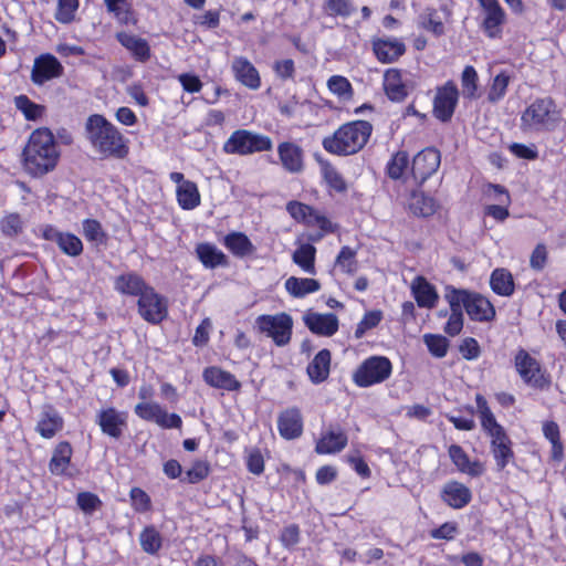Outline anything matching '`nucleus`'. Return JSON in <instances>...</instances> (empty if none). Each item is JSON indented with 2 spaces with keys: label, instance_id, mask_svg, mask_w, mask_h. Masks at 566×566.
<instances>
[{
  "label": "nucleus",
  "instance_id": "nucleus-1",
  "mask_svg": "<svg viewBox=\"0 0 566 566\" xmlns=\"http://www.w3.org/2000/svg\"><path fill=\"white\" fill-rule=\"evenodd\" d=\"M85 137L102 158L123 159L129 153L127 139L103 115L88 116L85 123Z\"/></svg>",
  "mask_w": 566,
  "mask_h": 566
},
{
  "label": "nucleus",
  "instance_id": "nucleus-2",
  "mask_svg": "<svg viewBox=\"0 0 566 566\" xmlns=\"http://www.w3.org/2000/svg\"><path fill=\"white\" fill-rule=\"evenodd\" d=\"M373 126L367 120H354L342 125L332 136L323 139V147L331 154L353 155L368 142Z\"/></svg>",
  "mask_w": 566,
  "mask_h": 566
},
{
  "label": "nucleus",
  "instance_id": "nucleus-3",
  "mask_svg": "<svg viewBox=\"0 0 566 566\" xmlns=\"http://www.w3.org/2000/svg\"><path fill=\"white\" fill-rule=\"evenodd\" d=\"M562 119L554 99L541 97L534 99L522 112L520 127L524 133H552L560 125Z\"/></svg>",
  "mask_w": 566,
  "mask_h": 566
},
{
  "label": "nucleus",
  "instance_id": "nucleus-4",
  "mask_svg": "<svg viewBox=\"0 0 566 566\" xmlns=\"http://www.w3.org/2000/svg\"><path fill=\"white\" fill-rule=\"evenodd\" d=\"M254 326L259 333L270 337L276 346L283 347L291 340L293 319L284 312L274 315L263 314L255 318Z\"/></svg>",
  "mask_w": 566,
  "mask_h": 566
},
{
  "label": "nucleus",
  "instance_id": "nucleus-5",
  "mask_svg": "<svg viewBox=\"0 0 566 566\" xmlns=\"http://www.w3.org/2000/svg\"><path fill=\"white\" fill-rule=\"evenodd\" d=\"M273 146L269 136L247 129H238L231 134L223 145L227 154L249 155L271 150Z\"/></svg>",
  "mask_w": 566,
  "mask_h": 566
},
{
  "label": "nucleus",
  "instance_id": "nucleus-6",
  "mask_svg": "<svg viewBox=\"0 0 566 566\" xmlns=\"http://www.w3.org/2000/svg\"><path fill=\"white\" fill-rule=\"evenodd\" d=\"M391 361L384 356H371L364 360L354 374V381L359 387H369L388 379L391 375Z\"/></svg>",
  "mask_w": 566,
  "mask_h": 566
},
{
  "label": "nucleus",
  "instance_id": "nucleus-7",
  "mask_svg": "<svg viewBox=\"0 0 566 566\" xmlns=\"http://www.w3.org/2000/svg\"><path fill=\"white\" fill-rule=\"evenodd\" d=\"M60 157L61 150L52 132L38 128V176L54 170Z\"/></svg>",
  "mask_w": 566,
  "mask_h": 566
},
{
  "label": "nucleus",
  "instance_id": "nucleus-8",
  "mask_svg": "<svg viewBox=\"0 0 566 566\" xmlns=\"http://www.w3.org/2000/svg\"><path fill=\"white\" fill-rule=\"evenodd\" d=\"M514 365L521 378L530 386L544 389L549 386V380L542 373L539 363L525 349L517 350Z\"/></svg>",
  "mask_w": 566,
  "mask_h": 566
},
{
  "label": "nucleus",
  "instance_id": "nucleus-9",
  "mask_svg": "<svg viewBox=\"0 0 566 566\" xmlns=\"http://www.w3.org/2000/svg\"><path fill=\"white\" fill-rule=\"evenodd\" d=\"M460 92L453 81L437 87L433 98V115L441 122H449L459 102Z\"/></svg>",
  "mask_w": 566,
  "mask_h": 566
},
{
  "label": "nucleus",
  "instance_id": "nucleus-10",
  "mask_svg": "<svg viewBox=\"0 0 566 566\" xmlns=\"http://www.w3.org/2000/svg\"><path fill=\"white\" fill-rule=\"evenodd\" d=\"M416 87V82L398 69H389L384 74V90L392 102H402Z\"/></svg>",
  "mask_w": 566,
  "mask_h": 566
},
{
  "label": "nucleus",
  "instance_id": "nucleus-11",
  "mask_svg": "<svg viewBox=\"0 0 566 566\" xmlns=\"http://www.w3.org/2000/svg\"><path fill=\"white\" fill-rule=\"evenodd\" d=\"M440 163V151L434 147H427L413 157L411 174L422 184L438 170Z\"/></svg>",
  "mask_w": 566,
  "mask_h": 566
},
{
  "label": "nucleus",
  "instance_id": "nucleus-12",
  "mask_svg": "<svg viewBox=\"0 0 566 566\" xmlns=\"http://www.w3.org/2000/svg\"><path fill=\"white\" fill-rule=\"evenodd\" d=\"M138 313L145 321L157 324L166 317L167 305L165 300L150 286L138 300Z\"/></svg>",
  "mask_w": 566,
  "mask_h": 566
},
{
  "label": "nucleus",
  "instance_id": "nucleus-13",
  "mask_svg": "<svg viewBox=\"0 0 566 566\" xmlns=\"http://www.w3.org/2000/svg\"><path fill=\"white\" fill-rule=\"evenodd\" d=\"M484 11L482 28L489 38H499L502 24L505 21V12L497 0H478Z\"/></svg>",
  "mask_w": 566,
  "mask_h": 566
},
{
  "label": "nucleus",
  "instance_id": "nucleus-14",
  "mask_svg": "<svg viewBox=\"0 0 566 566\" xmlns=\"http://www.w3.org/2000/svg\"><path fill=\"white\" fill-rule=\"evenodd\" d=\"M96 422L101 427L103 433L118 439L122 437L123 431L127 426V413L109 407L98 411L96 415Z\"/></svg>",
  "mask_w": 566,
  "mask_h": 566
},
{
  "label": "nucleus",
  "instance_id": "nucleus-15",
  "mask_svg": "<svg viewBox=\"0 0 566 566\" xmlns=\"http://www.w3.org/2000/svg\"><path fill=\"white\" fill-rule=\"evenodd\" d=\"M286 210L296 221L307 226H317L323 231H333L331 221L305 203L291 201L287 203Z\"/></svg>",
  "mask_w": 566,
  "mask_h": 566
},
{
  "label": "nucleus",
  "instance_id": "nucleus-16",
  "mask_svg": "<svg viewBox=\"0 0 566 566\" xmlns=\"http://www.w3.org/2000/svg\"><path fill=\"white\" fill-rule=\"evenodd\" d=\"M43 238L56 243L61 251L69 256H78L83 252L81 239L73 233L61 232L53 227H45Z\"/></svg>",
  "mask_w": 566,
  "mask_h": 566
},
{
  "label": "nucleus",
  "instance_id": "nucleus-17",
  "mask_svg": "<svg viewBox=\"0 0 566 566\" xmlns=\"http://www.w3.org/2000/svg\"><path fill=\"white\" fill-rule=\"evenodd\" d=\"M277 154L283 168L291 174H298L304 169V151L295 143L283 142L277 146Z\"/></svg>",
  "mask_w": 566,
  "mask_h": 566
},
{
  "label": "nucleus",
  "instance_id": "nucleus-18",
  "mask_svg": "<svg viewBox=\"0 0 566 566\" xmlns=\"http://www.w3.org/2000/svg\"><path fill=\"white\" fill-rule=\"evenodd\" d=\"M373 50L378 61L392 63L406 52V45L399 39L384 38L373 41Z\"/></svg>",
  "mask_w": 566,
  "mask_h": 566
},
{
  "label": "nucleus",
  "instance_id": "nucleus-19",
  "mask_svg": "<svg viewBox=\"0 0 566 566\" xmlns=\"http://www.w3.org/2000/svg\"><path fill=\"white\" fill-rule=\"evenodd\" d=\"M277 428L280 434L286 440L298 438L303 432L301 411L293 407L281 412L277 419Z\"/></svg>",
  "mask_w": 566,
  "mask_h": 566
},
{
  "label": "nucleus",
  "instance_id": "nucleus-20",
  "mask_svg": "<svg viewBox=\"0 0 566 566\" xmlns=\"http://www.w3.org/2000/svg\"><path fill=\"white\" fill-rule=\"evenodd\" d=\"M347 436L340 428H328L316 442L315 451L318 454L338 453L347 446Z\"/></svg>",
  "mask_w": 566,
  "mask_h": 566
},
{
  "label": "nucleus",
  "instance_id": "nucleus-21",
  "mask_svg": "<svg viewBox=\"0 0 566 566\" xmlns=\"http://www.w3.org/2000/svg\"><path fill=\"white\" fill-rule=\"evenodd\" d=\"M449 457L457 469L464 474L472 478L481 476L485 469L482 462L475 460L471 461L469 455L458 444H451L448 450Z\"/></svg>",
  "mask_w": 566,
  "mask_h": 566
},
{
  "label": "nucleus",
  "instance_id": "nucleus-22",
  "mask_svg": "<svg viewBox=\"0 0 566 566\" xmlns=\"http://www.w3.org/2000/svg\"><path fill=\"white\" fill-rule=\"evenodd\" d=\"M441 499L453 509H462L470 503L472 493L463 483L449 481L441 490Z\"/></svg>",
  "mask_w": 566,
  "mask_h": 566
},
{
  "label": "nucleus",
  "instance_id": "nucleus-23",
  "mask_svg": "<svg viewBox=\"0 0 566 566\" xmlns=\"http://www.w3.org/2000/svg\"><path fill=\"white\" fill-rule=\"evenodd\" d=\"M202 378L213 388L228 391H235L241 388V384L234 375L217 366L207 367L202 373Z\"/></svg>",
  "mask_w": 566,
  "mask_h": 566
},
{
  "label": "nucleus",
  "instance_id": "nucleus-24",
  "mask_svg": "<svg viewBox=\"0 0 566 566\" xmlns=\"http://www.w3.org/2000/svg\"><path fill=\"white\" fill-rule=\"evenodd\" d=\"M304 323L311 332L322 336H332L338 329V318L333 313H308L304 316Z\"/></svg>",
  "mask_w": 566,
  "mask_h": 566
},
{
  "label": "nucleus",
  "instance_id": "nucleus-25",
  "mask_svg": "<svg viewBox=\"0 0 566 566\" xmlns=\"http://www.w3.org/2000/svg\"><path fill=\"white\" fill-rule=\"evenodd\" d=\"M465 311L469 317L476 322H490L495 316L492 303L485 296L478 293L470 294Z\"/></svg>",
  "mask_w": 566,
  "mask_h": 566
},
{
  "label": "nucleus",
  "instance_id": "nucleus-26",
  "mask_svg": "<svg viewBox=\"0 0 566 566\" xmlns=\"http://www.w3.org/2000/svg\"><path fill=\"white\" fill-rule=\"evenodd\" d=\"M232 71L235 78L244 86L251 90H258L261 85V78L258 70L245 57H235L232 62Z\"/></svg>",
  "mask_w": 566,
  "mask_h": 566
},
{
  "label": "nucleus",
  "instance_id": "nucleus-27",
  "mask_svg": "<svg viewBox=\"0 0 566 566\" xmlns=\"http://www.w3.org/2000/svg\"><path fill=\"white\" fill-rule=\"evenodd\" d=\"M116 39L137 61L145 62L150 57V48L145 39L127 32H118Z\"/></svg>",
  "mask_w": 566,
  "mask_h": 566
},
{
  "label": "nucleus",
  "instance_id": "nucleus-28",
  "mask_svg": "<svg viewBox=\"0 0 566 566\" xmlns=\"http://www.w3.org/2000/svg\"><path fill=\"white\" fill-rule=\"evenodd\" d=\"M150 286H148L144 279L137 273L129 272L122 274L116 277L114 282V289L126 295L139 296L146 292Z\"/></svg>",
  "mask_w": 566,
  "mask_h": 566
},
{
  "label": "nucleus",
  "instance_id": "nucleus-29",
  "mask_svg": "<svg viewBox=\"0 0 566 566\" xmlns=\"http://www.w3.org/2000/svg\"><path fill=\"white\" fill-rule=\"evenodd\" d=\"M63 72V65L54 55L41 54L38 56V85L62 76Z\"/></svg>",
  "mask_w": 566,
  "mask_h": 566
},
{
  "label": "nucleus",
  "instance_id": "nucleus-30",
  "mask_svg": "<svg viewBox=\"0 0 566 566\" xmlns=\"http://www.w3.org/2000/svg\"><path fill=\"white\" fill-rule=\"evenodd\" d=\"M411 290L420 307L432 308L438 301L436 289L422 276H418L411 284Z\"/></svg>",
  "mask_w": 566,
  "mask_h": 566
},
{
  "label": "nucleus",
  "instance_id": "nucleus-31",
  "mask_svg": "<svg viewBox=\"0 0 566 566\" xmlns=\"http://www.w3.org/2000/svg\"><path fill=\"white\" fill-rule=\"evenodd\" d=\"M331 367V352L319 350L307 366V375L312 382L321 384L327 379Z\"/></svg>",
  "mask_w": 566,
  "mask_h": 566
},
{
  "label": "nucleus",
  "instance_id": "nucleus-32",
  "mask_svg": "<svg viewBox=\"0 0 566 566\" xmlns=\"http://www.w3.org/2000/svg\"><path fill=\"white\" fill-rule=\"evenodd\" d=\"M284 287L291 296L302 298L319 291L321 283L315 279L290 276L286 279Z\"/></svg>",
  "mask_w": 566,
  "mask_h": 566
},
{
  "label": "nucleus",
  "instance_id": "nucleus-33",
  "mask_svg": "<svg viewBox=\"0 0 566 566\" xmlns=\"http://www.w3.org/2000/svg\"><path fill=\"white\" fill-rule=\"evenodd\" d=\"M196 253L200 262L208 269H216L228 264L226 254L214 244L200 243L196 248Z\"/></svg>",
  "mask_w": 566,
  "mask_h": 566
},
{
  "label": "nucleus",
  "instance_id": "nucleus-34",
  "mask_svg": "<svg viewBox=\"0 0 566 566\" xmlns=\"http://www.w3.org/2000/svg\"><path fill=\"white\" fill-rule=\"evenodd\" d=\"M490 285L492 291L500 296H511L515 291L513 275L504 268L495 269L491 273Z\"/></svg>",
  "mask_w": 566,
  "mask_h": 566
},
{
  "label": "nucleus",
  "instance_id": "nucleus-35",
  "mask_svg": "<svg viewBox=\"0 0 566 566\" xmlns=\"http://www.w3.org/2000/svg\"><path fill=\"white\" fill-rule=\"evenodd\" d=\"M491 451L499 470H503L514 458V453L511 448V440L506 433L491 439Z\"/></svg>",
  "mask_w": 566,
  "mask_h": 566
},
{
  "label": "nucleus",
  "instance_id": "nucleus-36",
  "mask_svg": "<svg viewBox=\"0 0 566 566\" xmlns=\"http://www.w3.org/2000/svg\"><path fill=\"white\" fill-rule=\"evenodd\" d=\"M226 248L238 258H244L254 252L255 248L251 240L242 232H231L223 241Z\"/></svg>",
  "mask_w": 566,
  "mask_h": 566
},
{
  "label": "nucleus",
  "instance_id": "nucleus-37",
  "mask_svg": "<svg viewBox=\"0 0 566 566\" xmlns=\"http://www.w3.org/2000/svg\"><path fill=\"white\" fill-rule=\"evenodd\" d=\"M315 254L316 249L314 245L310 243L302 244L297 248L293 255L292 260L295 264H297L305 273L315 274Z\"/></svg>",
  "mask_w": 566,
  "mask_h": 566
},
{
  "label": "nucleus",
  "instance_id": "nucleus-38",
  "mask_svg": "<svg viewBox=\"0 0 566 566\" xmlns=\"http://www.w3.org/2000/svg\"><path fill=\"white\" fill-rule=\"evenodd\" d=\"M71 455V444L66 441L59 443L50 461V471L53 474H63L70 464Z\"/></svg>",
  "mask_w": 566,
  "mask_h": 566
},
{
  "label": "nucleus",
  "instance_id": "nucleus-39",
  "mask_svg": "<svg viewBox=\"0 0 566 566\" xmlns=\"http://www.w3.org/2000/svg\"><path fill=\"white\" fill-rule=\"evenodd\" d=\"M177 200L185 210H192L198 207L200 205V193L197 185L187 181L181 187H177Z\"/></svg>",
  "mask_w": 566,
  "mask_h": 566
},
{
  "label": "nucleus",
  "instance_id": "nucleus-40",
  "mask_svg": "<svg viewBox=\"0 0 566 566\" xmlns=\"http://www.w3.org/2000/svg\"><path fill=\"white\" fill-rule=\"evenodd\" d=\"M462 96L467 99H478L479 93V75L475 69L467 65L461 73Z\"/></svg>",
  "mask_w": 566,
  "mask_h": 566
},
{
  "label": "nucleus",
  "instance_id": "nucleus-41",
  "mask_svg": "<svg viewBox=\"0 0 566 566\" xmlns=\"http://www.w3.org/2000/svg\"><path fill=\"white\" fill-rule=\"evenodd\" d=\"M542 429L544 437L552 443V459L560 461L564 457V446L558 424L555 421H545Z\"/></svg>",
  "mask_w": 566,
  "mask_h": 566
},
{
  "label": "nucleus",
  "instance_id": "nucleus-42",
  "mask_svg": "<svg viewBox=\"0 0 566 566\" xmlns=\"http://www.w3.org/2000/svg\"><path fill=\"white\" fill-rule=\"evenodd\" d=\"M62 428L63 419L55 411L43 412V418L38 423V431L45 439L54 437Z\"/></svg>",
  "mask_w": 566,
  "mask_h": 566
},
{
  "label": "nucleus",
  "instance_id": "nucleus-43",
  "mask_svg": "<svg viewBox=\"0 0 566 566\" xmlns=\"http://www.w3.org/2000/svg\"><path fill=\"white\" fill-rule=\"evenodd\" d=\"M410 209L416 216L429 217L437 210V202L424 193H413L410 199Z\"/></svg>",
  "mask_w": 566,
  "mask_h": 566
},
{
  "label": "nucleus",
  "instance_id": "nucleus-44",
  "mask_svg": "<svg viewBox=\"0 0 566 566\" xmlns=\"http://www.w3.org/2000/svg\"><path fill=\"white\" fill-rule=\"evenodd\" d=\"M139 543L145 553L155 555L161 548L163 538L154 526H147L139 534Z\"/></svg>",
  "mask_w": 566,
  "mask_h": 566
},
{
  "label": "nucleus",
  "instance_id": "nucleus-45",
  "mask_svg": "<svg viewBox=\"0 0 566 566\" xmlns=\"http://www.w3.org/2000/svg\"><path fill=\"white\" fill-rule=\"evenodd\" d=\"M328 90L343 101H349L353 97V87L350 82L342 75H333L327 81Z\"/></svg>",
  "mask_w": 566,
  "mask_h": 566
},
{
  "label": "nucleus",
  "instance_id": "nucleus-46",
  "mask_svg": "<svg viewBox=\"0 0 566 566\" xmlns=\"http://www.w3.org/2000/svg\"><path fill=\"white\" fill-rule=\"evenodd\" d=\"M409 166V157L406 151L396 153L387 165V174L391 179H400Z\"/></svg>",
  "mask_w": 566,
  "mask_h": 566
},
{
  "label": "nucleus",
  "instance_id": "nucleus-47",
  "mask_svg": "<svg viewBox=\"0 0 566 566\" xmlns=\"http://www.w3.org/2000/svg\"><path fill=\"white\" fill-rule=\"evenodd\" d=\"M163 408L159 403L153 401H143L135 406L134 412L143 420L158 422Z\"/></svg>",
  "mask_w": 566,
  "mask_h": 566
},
{
  "label": "nucleus",
  "instance_id": "nucleus-48",
  "mask_svg": "<svg viewBox=\"0 0 566 566\" xmlns=\"http://www.w3.org/2000/svg\"><path fill=\"white\" fill-rule=\"evenodd\" d=\"M470 292L465 290H458L452 286L446 289L444 297L450 305L451 312H462V308L467 307Z\"/></svg>",
  "mask_w": 566,
  "mask_h": 566
},
{
  "label": "nucleus",
  "instance_id": "nucleus-49",
  "mask_svg": "<svg viewBox=\"0 0 566 566\" xmlns=\"http://www.w3.org/2000/svg\"><path fill=\"white\" fill-rule=\"evenodd\" d=\"M321 170L325 181L336 191L346 190V182L340 174L327 161L319 160Z\"/></svg>",
  "mask_w": 566,
  "mask_h": 566
},
{
  "label": "nucleus",
  "instance_id": "nucleus-50",
  "mask_svg": "<svg viewBox=\"0 0 566 566\" xmlns=\"http://www.w3.org/2000/svg\"><path fill=\"white\" fill-rule=\"evenodd\" d=\"M423 342L427 345L429 352L438 357L442 358L447 355L449 348V340L442 335L426 334Z\"/></svg>",
  "mask_w": 566,
  "mask_h": 566
},
{
  "label": "nucleus",
  "instance_id": "nucleus-51",
  "mask_svg": "<svg viewBox=\"0 0 566 566\" xmlns=\"http://www.w3.org/2000/svg\"><path fill=\"white\" fill-rule=\"evenodd\" d=\"M210 472L209 463L202 460H197L192 463L191 468L186 471L182 482L196 484L205 480Z\"/></svg>",
  "mask_w": 566,
  "mask_h": 566
},
{
  "label": "nucleus",
  "instance_id": "nucleus-52",
  "mask_svg": "<svg viewBox=\"0 0 566 566\" xmlns=\"http://www.w3.org/2000/svg\"><path fill=\"white\" fill-rule=\"evenodd\" d=\"M109 12L114 13L120 23L133 21L132 11L127 0H104Z\"/></svg>",
  "mask_w": 566,
  "mask_h": 566
},
{
  "label": "nucleus",
  "instance_id": "nucleus-53",
  "mask_svg": "<svg viewBox=\"0 0 566 566\" xmlns=\"http://www.w3.org/2000/svg\"><path fill=\"white\" fill-rule=\"evenodd\" d=\"M420 27L436 36H440L444 33V25L438 18L437 10L434 9H428L427 12L420 17Z\"/></svg>",
  "mask_w": 566,
  "mask_h": 566
},
{
  "label": "nucleus",
  "instance_id": "nucleus-54",
  "mask_svg": "<svg viewBox=\"0 0 566 566\" xmlns=\"http://www.w3.org/2000/svg\"><path fill=\"white\" fill-rule=\"evenodd\" d=\"M336 265L343 272L353 274L357 270L356 251L349 247H343L336 258Z\"/></svg>",
  "mask_w": 566,
  "mask_h": 566
},
{
  "label": "nucleus",
  "instance_id": "nucleus-55",
  "mask_svg": "<svg viewBox=\"0 0 566 566\" xmlns=\"http://www.w3.org/2000/svg\"><path fill=\"white\" fill-rule=\"evenodd\" d=\"M78 8V0H59L55 19L61 23H70L74 20Z\"/></svg>",
  "mask_w": 566,
  "mask_h": 566
},
{
  "label": "nucleus",
  "instance_id": "nucleus-56",
  "mask_svg": "<svg viewBox=\"0 0 566 566\" xmlns=\"http://www.w3.org/2000/svg\"><path fill=\"white\" fill-rule=\"evenodd\" d=\"M382 319L381 311L375 310L367 312L358 323L355 331V337L361 338L368 329L376 327Z\"/></svg>",
  "mask_w": 566,
  "mask_h": 566
},
{
  "label": "nucleus",
  "instance_id": "nucleus-57",
  "mask_svg": "<svg viewBox=\"0 0 566 566\" xmlns=\"http://www.w3.org/2000/svg\"><path fill=\"white\" fill-rule=\"evenodd\" d=\"M509 83H510V76L506 73L502 72V73L497 74L493 78V83L491 85L489 96H488L489 101L492 103H495V102L502 99L506 93Z\"/></svg>",
  "mask_w": 566,
  "mask_h": 566
},
{
  "label": "nucleus",
  "instance_id": "nucleus-58",
  "mask_svg": "<svg viewBox=\"0 0 566 566\" xmlns=\"http://www.w3.org/2000/svg\"><path fill=\"white\" fill-rule=\"evenodd\" d=\"M83 234L87 241L95 243H102L105 239L101 223L94 219H85L83 221Z\"/></svg>",
  "mask_w": 566,
  "mask_h": 566
},
{
  "label": "nucleus",
  "instance_id": "nucleus-59",
  "mask_svg": "<svg viewBox=\"0 0 566 566\" xmlns=\"http://www.w3.org/2000/svg\"><path fill=\"white\" fill-rule=\"evenodd\" d=\"M132 506L136 512L145 513L150 510L151 501L149 495L140 488H133L129 492Z\"/></svg>",
  "mask_w": 566,
  "mask_h": 566
},
{
  "label": "nucleus",
  "instance_id": "nucleus-60",
  "mask_svg": "<svg viewBox=\"0 0 566 566\" xmlns=\"http://www.w3.org/2000/svg\"><path fill=\"white\" fill-rule=\"evenodd\" d=\"M76 503L80 506V509L86 514H92L102 505V502L98 499V496L91 492L78 493L76 497Z\"/></svg>",
  "mask_w": 566,
  "mask_h": 566
},
{
  "label": "nucleus",
  "instance_id": "nucleus-61",
  "mask_svg": "<svg viewBox=\"0 0 566 566\" xmlns=\"http://www.w3.org/2000/svg\"><path fill=\"white\" fill-rule=\"evenodd\" d=\"M34 137L35 130H33L30 134L29 143L27 144L22 153L24 168L32 176L35 174V143L33 142Z\"/></svg>",
  "mask_w": 566,
  "mask_h": 566
},
{
  "label": "nucleus",
  "instance_id": "nucleus-62",
  "mask_svg": "<svg viewBox=\"0 0 566 566\" xmlns=\"http://www.w3.org/2000/svg\"><path fill=\"white\" fill-rule=\"evenodd\" d=\"M326 9L331 15L348 17L354 12L350 0H327Z\"/></svg>",
  "mask_w": 566,
  "mask_h": 566
},
{
  "label": "nucleus",
  "instance_id": "nucleus-63",
  "mask_svg": "<svg viewBox=\"0 0 566 566\" xmlns=\"http://www.w3.org/2000/svg\"><path fill=\"white\" fill-rule=\"evenodd\" d=\"M481 416V424H482V428L489 433V436L491 437V439L495 438V437H499L500 434H504L505 431L504 429L502 428V426H500L492 411L489 410L486 412H483L480 415Z\"/></svg>",
  "mask_w": 566,
  "mask_h": 566
},
{
  "label": "nucleus",
  "instance_id": "nucleus-64",
  "mask_svg": "<svg viewBox=\"0 0 566 566\" xmlns=\"http://www.w3.org/2000/svg\"><path fill=\"white\" fill-rule=\"evenodd\" d=\"M547 258L548 253L546 245L544 243H538L531 254L530 266L534 271H542L547 263Z\"/></svg>",
  "mask_w": 566,
  "mask_h": 566
}]
</instances>
